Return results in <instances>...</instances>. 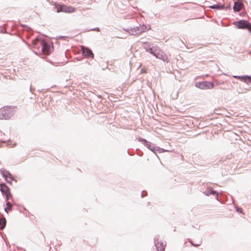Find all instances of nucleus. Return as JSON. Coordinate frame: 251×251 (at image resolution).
I'll use <instances>...</instances> for the list:
<instances>
[{
  "label": "nucleus",
  "mask_w": 251,
  "mask_h": 251,
  "mask_svg": "<svg viewBox=\"0 0 251 251\" xmlns=\"http://www.w3.org/2000/svg\"><path fill=\"white\" fill-rule=\"evenodd\" d=\"M151 28L149 25L144 24L139 25V26L134 27H129L127 28H123V30L125 31L129 35L137 36L143 32L149 30Z\"/></svg>",
  "instance_id": "1"
},
{
  "label": "nucleus",
  "mask_w": 251,
  "mask_h": 251,
  "mask_svg": "<svg viewBox=\"0 0 251 251\" xmlns=\"http://www.w3.org/2000/svg\"><path fill=\"white\" fill-rule=\"evenodd\" d=\"M233 25L238 28L247 30L251 34V23L246 20H239L233 22Z\"/></svg>",
  "instance_id": "2"
},
{
  "label": "nucleus",
  "mask_w": 251,
  "mask_h": 251,
  "mask_svg": "<svg viewBox=\"0 0 251 251\" xmlns=\"http://www.w3.org/2000/svg\"><path fill=\"white\" fill-rule=\"evenodd\" d=\"M14 114V110L13 108L9 106L3 107L0 110V119L9 120Z\"/></svg>",
  "instance_id": "3"
},
{
  "label": "nucleus",
  "mask_w": 251,
  "mask_h": 251,
  "mask_svg": "<svg viewBox=\"0 0 251 251\" xmlns=\"http://www.w3.org/2000/svg\"><path fill=\"white\" fill-rule=\"evenodd\" d=\"M40 46H41V50L42 52L46 55L50 54L53 49L52 43L45 40L42 41L40 43Z\"/></svg>",
  "instance_id": "4"
},
{
  "label": "nucleus",
  "mask_w": 251,
  "mask_h": 251,
  "mask_svg": "<svg viewBox=\"0 0 251 251\" xmlns=\"http://www.w3.org/2000/svg\"><path fill=\"white\" fill-rule=\"evenodd\" d=\"M214 83L210 81H203L195 83V86L202 90L211 89L214 87Z\"/></svg>",
  "instance_id": "5"
},
{
  "label": "nucleus",
  "mask_w": 251,
  "mask_h": 251,
  "mask_svg": "<svg viewBox=\"0 0 251 251\" xmlns=\"http://www.w3.org/2000/svg\"><path fill=\"white\" fill-rule=\"evenodd\" d=\"M137 139L139 142H141L145 147L148 148L154 153H155L156 146L154 144L148 141L146 139L142 138V137H138Z\"/></svg>",
  "instance_id": "6"
},
{
  "label": "nucleus",
  "mask_w": 251,
  "mask_h": 251,
  "mask_svg": "<svg viewBox=\"0 0 251 251\" xmlns=\"http://www.w3.org/2000/svg\"><path fill=\"white\" fill-rule=\"evenodd\" d=\"M56 11L58 12L72 13L75 11V8L74 7L65 5H58L56 6Z\"/></svg>",
  "instance_id": "7"
},
{
  "label": "nucleus",
  "mask_w": 251,
  "mask_h": 251,
  "mask_svg": "<svg viewBox=\"0 0 251 251\" xmlns=\"http://www.w3.org/2000/svg\"><path fill=\"white\" fill-rule=\"evenodd\" d=\"M154 243L158 251H165V245L163 242L159 241V235H156L154 238Z\"/></svg>",
  "instance_id": "8"
},
{
  "label": "nucleus",
  "mask_w": 251,
  "mask_h": 251,
  "mask_svg": "<svg viewBox=\"0 0 251 251\" xmlns=\"http://www.w3.org/2000/svg\"><path fill=\"white\" fill-rule=\"evenodd\" d=\"M81 51L83 55L86 57H90L93 58L94 55L92 50L88 47H82Z\"/></svg>",
  "instance_id": "9"
},
{
  "label": "nucleus",
  "mask_w": 251,
  "mask_h": 251,
  "mask_svg": "<svg viewBox=\"0 0 251 251\" xmlns=\"http://www.w3.org/2000/svg\"><path fill=\"white\" fill-rule=\"evenodd\" d=\"M0 173L4 178H5V177L8 178V177L11 180H14V181L17 182V180L14 179L13 176L10 173L9 171H7L5 169L1 168L0 169Z\"/></svg>",
  "instance_id": "10"
},
{
  "label": "nucleus",
  "mask_w": 251,
  "mask_h": 251,
  "mask_svg": "<svg viewBox=\"0 0 251 251\" xmlns=\"http://www.w3.org/2000/svg\"><path fill=\"white\" fill-rule=\"evenodd\" d=\"M0 191L3 195H6V194L10 192V188L4 183H1L0 184Z\"/></svg>",
  "instance_id": "11"
},
{
  "label": "nucleus",
  "mask_w": 251,
  "mask_h": 251,
  "mask_svg": "<svg viewBox=\"0 0 251 251\" xmlns=\"http://www.w3.org/2000/svg\"><path fill=\"white\" fill-rule=\"evenodd\" d=\"M45 40L41 38V37H37L36 39L33 40L32 42V44L33 47L37 49L41 48V46H40V43L42 41H44Z\"/></svg>",
  "instance_id": "12"
},
{
  "label": "nucleus",
  "mask_w": 251,
  "mask_h": 251,
  "mask_svg": "<svg viewBox=\"0 0 251 251\" xmlns=\"http://www.w3.org/2000/svg\"><path fill=\"white\" fill-rule=\"evenodd\" d=\"M243 7V4L242 1L238 0L236 2H235L233 9L234 11L239 12L240 11Z\"/></svg>",
  "instance_id": "13"
},
{
  "label": "nucleus",
  "mask_w": 251,
  "mask_h": 251,
  "mask_svg": "<svg viewBox=\"0 0 251 251\" xmlns=\"http://www.w3.org/2000/svg\"><path fill=\"white\" fill-rule=\"evenodd\" d=\"M203 193L206 196H208L210 195H216V200L220 201V200H219V197H218V193L216 190H214L213 189L207 190H206L205 192H204Z\"/></svg>",
  "instance_id": "14"
},
{
  "label": "nucleus",
  "mask_w": 251,
  "mask_h": 251,
  "mask_svg": "<svg viewBox=\"0 0 251 251\" xmlns=\"http://www.w3.org/2000/svg\"><path fill=\"white\" fill-rule=\"evenodd\" d=\"M157 58L160 59L164 61H168V57L162 50H161L159 54H158Z\"/></svg>",
  "instance_id": "15"
},
{
  "label": "nucleus",
  "mask_w": 251,
  "mask_h": 251,
  "mask_svg": "<svg viewBox=\"0 0 251 251\" xmlns=\"http://www.w3.org/2000/svg\"><path fill=\"white\" fill-rule=\"evenodd\" d=\"M6 225V220L4 217L0 218V229H3Z\"/></svg>",
  "instance_id": "16"
},
{
  "label": "nucleus",
  "mask_w": 251,
  "mask_h": 251,
  "mask_svg": "<svg viewBox=\"0 0 251 251\" xmlns=\"http://www.w3.org/2000/svg\"><path fill=\"white\" fill-rule=\"evenodd\" d=\"M143 45H144V46H143L144 49L146 50V51H147V50H148L149 48H150L154 44L151 43L145 42H143Z\"/></svg>",
  "instance_id": "17"
},
{
  "label": "nucleus",
  "mask_w": 251,
  "mask_h": 251,
  "mask_svg": "<svg viewBox=\"0 0 251 251\" xmlns=\"http://www.w3.org/2000/svg\"><path fill=\"white\" fill-rule=\"evenodd\" d=\"M157 151H158L159 153L164 152H166V151H168V152L170 151V150H165V149L161 148H160L159 147L156 146V148H155V154H156V152ZM156 155L157 157V158H159V157L158 156V155Z\"/></svg>",
  "instance_id": "18"
},
{
  "label": "nucleus",
  "mask_w": 251,
  "mask_h": 251,
  "mask_svg": "<svg viewBox=\"0 0 251 251\" xmlns=\"http://www.w3.org/2000/svg\"><path fill=\"white\" fill-rule=\"evenodd\" d=\"M6 207L4 208V210L6 213H8L9 211L12 210V205L10 202L8 201H6Z\"/></svg>",
  "instance_id": "19"
},
{
  "label": "nucleus",
  "mask_w": 251,
  "mask_h": 251,
  "mask_svg": "<svg viewBox=\"0 0 251 251\" xmlns=\"http://www.w3.org/2000/svg\"><path fill=\"white\" fill-rule=\"evenodd\" d=\"M161 50L158 47H155V50H154V52L152 55L154 56L156 58H157V56H158V54H159L160 52L161 51Z\"/></svg>",
  "instance_id": "20"
},
{
  "label": "nucleus",
  "mask_w": 251,
  "mask_h": 251,
  "mask_svg": "<svg viewBox=\"0 0 251 251\" xmlns=\"http://www.w3.org/2000/svg\"><path fill=\"white\" fill-rule=\"evenodd\" d=\"M155 47L157 46L156 45H153L150 48H149L148 50H147L146 51L150 52L151 54H152L154 52V50H155Z\"/></svg>",
  "instance_id": "21"
},
{
  "label": "nucleus",
  "mask_w": 251,
  "mask_h": 251,
  "mask_svg": "<svg viewBox=\"0 0 251 251\" xmlns=\"http://www.w3.org/2000/svg\"><path fill=\"white\" fill-rule=\"evenodd\" d=\"M242 77L243 78H241V81L247 82V79L249 78V77H251V76H249V75H242Z\"/></svg>",
  "instance_id": "22"
},
{
  "label": "nucleus",
  "mask_w": 251,
  "mask_h": 251,
  "mask_svg": "<svg viewBox=\"0 0 251 251\" xmlns=\"http://www.w3.org/2000/svg\"><path fill=\"white\" fill-rule=\"evenodd\" d=\"M4 195L5 196V199H6V201H7L8 200L11 198L12 197L11 192L6 194V195Z\"/></svg>",
  "instance_id": "23"
},
{
  "label": "nucleus",
  "mask_w": 251,
  "mask_h": 251,
  "mask_svg": "<svg viewBox=\"0 0 251 251\" xmlns=\"http://www.w3.org/2000/svg\"><path fill=\"white\" fill-rule=\"evenodd\" d=\"M214 82L217 85H220L224 83V81L223 80H215Z\"/></svg>",
  "instance_id": "24"
},
{
  "label": "nucleus",
  "mask_w": 251,
  "mask_h": 251,
  "mask_svg": "<svg viewBox=\"0 0 251 251\" xmlns=\"http://www.w3.org/2000/svg\"><path fill=\"white\" fill-rule=\"evenodd\" d=\"M22 26H23L24 29L25 30H26V31H27L28 32L31 30V28L28 25H22Z\"/></svg>",
  "instance_id": "25"
},
{
  "label": "nucleus",
  "mask_w": 251,
  "mask_h": 251,
  "mask_svg": "<svg viewBox=\"0 0 251 251\" xmlns=\"http://www.w3.org/2000/svg\"><path fill=\"white\" fill-rule=\"evenodd\" d=\"M22 26H23L24 29L25 30H26V31H27L28 32L31 30V28L28 25H22Z\"/></svg>",
  "instance_id": "26"
},
{
  "label": "nucleus",
  "mask_w": 251,
  "mask_h": 251,
  "mask_svg": "<svg viewBox=\"0 0 251 251\" xmlns=\"http://www.w3.org/2000/svg\"><path fill=\"white\" fill-rule=\"evenodd\" d=\"M236 210L238 213H243L242 209L240 207L235 206Z\"/></svg>",
  "instance_id": "27"
},
{
  "label": "nucleus",
  "mask_w": 251,
  "mask_h": 251,
  "mask_svg": "<svg viewBox=\"0 0 251 251\" xmlns=\"http://www.w3.org/2000/svg\"><path fill=\"white\" fill-rule=\"evenodd\" d=\"M210 7L212 8H217V9H223L224 8V6H219V5H214L213 6H211Z\"/></svg>",
  "instance_id": "28"
},
{
  "label": "nucleus",
  "mask_w": 251,
  "mask_h": 251,
  "mask_svg": "<svg viewBox=\"0 0 251 251\" xmlns=\"http://www.w3.org/2000/svg\"><path fill=\"white\" fill-rule=\"evenodd\" d=\"M88 31H100V29L98 27H96V28H90V29H88Z\"/></svg>",
  "instance_id": "29"
},
{
  "label": "nucleus",
  "mask_w": 251,
  "mask_h": 251,
  "mask_svg": "<svg viewBox=\"0 0 251 251\" xmlns=\"http://www.w3.org/2000/svg\"><path fill=\"white\" fill-rule=\"evenodd\" d=\"M4 179H5V180L6 181V182H7L8 183L12 185V181L13 180H11V179H10V180H9L7 178H6V177Z\"/></svg>",
  "instance_id": "30"
},
{
  "label": "nucleus",
  "mask_w": 251,
  "mask_h": 251,
  "mask_svg": "<svg viewBox=\"0 0 251 251\" xmlns=\"http://www.w3.org/2000/svg\"><path fill=\"white\" fill-rule=\"evenodd\" d=\"M233 77L234 78H235L239 79L240 80H241V78H243V77H242V75H241V76H240V75H233Z\"/></svg>",
  "instance_id": "31"
},
{
  "label": "nucleus",
  "mask_w": 251,
  "mask_h": 251,
  "mask_svg": "<svg viewBox=\"0 0 251 251\" xmlns=\"http://www.w3.org/2000/svg\"><path fill=\"white\" fill-rule=\"evenodd\" d=\"M67 38H68V37H67V36H60L58 37L57 39H64V40H65V39H66Z\"/></svg>",
  "instance_id": "32"
},
{
  "label": "nucleus",
  "mask_w": 251,
  "mask_h": 251,
  "mask_svg": "<svg viewBox=\"0 0 251 251\" xmlns=\"http://www.w3.org/2000/svg\"><path fill=\"white\" fill-rule=\"evenodd\" d=\"M189 242L191 244V245L192 246H193L194 247H196L199 246L201 245V244H194V243H192L191 240H189Z\"/></svg>",
  "instance_id": "33"
},
{
  "label": "nucleus",
  "mask_w": 251,
  "mask_h": 251,
  "mask_svg": "<svg viewBox=\"0 0 251 251\" xmlns=\"http://www.w3.org/2000/svg\"><path fill=\"white\" fill-rule=\"evenodd\" d=\"M137 151H139V152L137 153V154L140 156H142L143 154V153L140 151L139 149L136 150Z\"/></svg>",
  "instance_id": "34"
},
{
  "label": "nucleus",
  "mask_w": 251,
  "mask_h": 251,
  "mask_svg": "<svg viewBox=\"0 0 251 251\" xmlns=\"http://www.w3.org/2000/svg\"><path fill=\"white\" fill-rule=\"evenodd\" d=\"M145 194V195H147V192L146 191H143L142 192L141 197H144Z\"/></svg>",
  "instance_id": "35"
},
{
  "label": "nucleus",
  "mask_w": 251,
  "mask_h": 251,
  "mask_svg": "<svg viewBox=\"0 0 251 251\" xmlns=\"http://www.w3.org/2000/svg\"><path fill=\"white\" fill-rule=\"evenodd\" d=\"M249 76H251V75H249ZM246 83H251V77H249V78L247 79Z\"/></svg>",
  "instance_id": "36"
},
{
  "label": "nucleus",
  "mask_w": 251,
  "mask_h": 251,
  "mask_svg": "<svg viewBox=\"0 0 251 251\" xmlns=\"http://www.w3.org/2000/svg\"><path fill=\"white\" fill-rule=\"evenodd\" d=\"M127 153H128L129 155H130V156L133 155L134 154L133 153H130V152L129 151H128V150H127Z\"/></svg>",
  "instance_id": "37"
},
{
  "label": "nucleus",
  "mask_w": 251,
  "mask_h": 251,
  "mask_svg": "<svg viewBox=\"0 0 251 251\" xmlns=\"http://www.w3.org/2000/svg\"><path fill=\"white\" fill-rule=\"evenodd\" d=\"M3 30V29L0 28V33H5V32H4Z\"/></svg>",
  "instance_id": "38"
},
{
  "label": "nucleus",
  "mask_w": 251,
  "mask_h": 251,
  "mask_svg": "<svg viewBox=\"0 0 251 251\" xmlns=\"http://www.w3.org/2000/svg\"><path fill=\"white\" fill-rule=\"evenodd\" d=\"M30 91L31 92H32V88H31V86H30Z\"/></svg>",
  "instance_id": "39"
},
{
  "label": "nucleus",
  "mask_w": 251,
  "mask_h": 251,
  "mask_svg": "<svg viewBox=\"0 0 251 251\" xmlns=\"http://www.w3.org/2000/svg\"><path fill=\"white\" fill-rule=\"evenodd\" d=\"M26 44L28 47H29L30 45L29 44L26 43Z\"/></svg>",
  "instance_id": "40"
},
{
  "label": "nucleus",
  "mask_w": 251,
  "mask_h": 251,
  "mask_svg": "<svg viewBox=\"0 0 251 251\" xmlns=\"http://www.w3.org/2000/svg\"><path fill=\"white\" fill-rule=\"evenodd\" d=\"M126 38V36L122 37V38H123V39H124V38Z\"/></svg>",
  "instance_id": "41"
},
{
  "label": "nucleus",
  "mask_w": 251,
  "mask_h": 251,
  "mask_svg": "<svg viewBox=\"0 0 251 251\" xmlns=\"http://www.w3.org/2000/svg\"><path fill=\"white\" fill-rule=\"evenodd\" d=\"M149 204H150V202H148V203H147L148 205H149Z\"/></svg>",
  "instance_id": "42"
},
{
  "label": "nucleus",
  "mask_w": 251,
  "mask_h": 251,
  "mask_svg": "<svg viewBox=\"0 0 251 251\" xmlns=\"http://www.w3.org/2000/svg\"><path fill=\"white\" fill-rule=\"evenodd\" d=\"M202 17L201 16H200V17H199L198 18H201Z\"/></svg>",
  "instance_id": "43"
},
{
  "label": "nucleus",
  "mask_w": 251,
  "mask_h": 251,
  "mask_svg": "<svg viewBox=\"0 0 251 251\" xmlns=\"http://www.w3.org/2000/svg\"><path fill=\"white\" fill-rule=\"evenodd\" d=\"M188 19L185 20H184V21H185V22H186V21H188Z\"/></svg>",
  "instance_id": "44"
}]
</instances>
